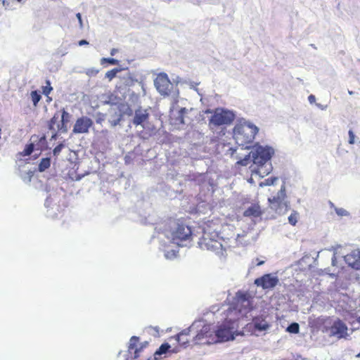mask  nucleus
I'll list each match as a JSON object with an SVG mask.
<instances>
[{
  "label": "nucleus",
  "instance_id": "obj_10",
  "mask_svg": "<svg viewBox=\"0 0 360 360\" xmlns=\"http://www.w3.org/2000/svg\"><path fill=\"white\" fill-rule=\"evenodd\" d=\"M93 125V121L86 116L79 117L73 127L72 131L75 134H86Z\"/></svg>",
  "mask_w": 360,
  "mask_h": 360
},
{
  "label": "nucleus",
  "instance_id": "obj_20",
  "mask_svg": "<svg viewBox=\"0 0 360 360\" xmlns=\"http://www.w3.org/2000/svg\"><path fill=\"white\" fill-rule=\"evenodd\" d=\"M51 165V160L49 158H42L39 164L38 169L39 172H44Z\"/></svg>",
  "mask_w": 360,
  "mask_h": 360
},
{
  "label": "nucleus",
  "instance_id": "obj_19",
  "mask_svg": "<svg viewBox=\"0 0 360 360\" xmlns=\"http://www.w3.org/2000/svg\"><path fill=\"white\" fill-rule=\"evenodd\" d=\"M139 341V338L136 336H132L130 339L129 349L133 350L134 349V356L138 357V353L139 350L136 348V345L138 344Z\"/></svg>",
  "mask_w": 360,
  "mask_h": 360
},
{
  "label": "nucleus",
  "instance_id": "obj_3",
  "mask_svg": "<svg viewBox=\"0 0 360 360\" xmlns=\"http://www.w3.org/2000/svg\"><path fill=\"white\" fill-rule=\"evenodd\" d=\"M258 132V128L248 122L238 124L233 129V137L238 145L249 148Z\"/></svg>",
  "mask_w": 360,
  "mask_h": 360
},
{
  "label": "nucleus",
  "instance_id": "obj_2",
  "mask_svg": "<svg viewBox=\"0 0 360 360\" xmlns=\"http://www.w3.org/2000/svg\"><path fill=\"white\" fill-rule=\"evenodd\" d=\"M222 238L218 231L207 226L203 231L202 237L198 241L199 248L203 250H209L215 253H222Z\"/></svg>",
  "mask_w": 360,
  "mask_h": 360
},
{
  "label": "nucleus",
  "instance_id": "obj_43",
  "mask_svg": "<svg viewBox=\"0 0 360 360\" xmlns=\"http://www.w3.org/2000/svg\"><path fill=\"white\" fill-rule=\"evenodd\" d=\"M359 356H360V353L356 355V357H359Z\"/></svg>",
  "mask_w": 360,
  "mask_h": 360
},
{
  "label": "nucleus",
  "instance_id": "obj_12",
  "mask_svg": "<svg viewBox=\"0 0 360 360\" xmlns=\"http://www.w3.org/2000/svg\"><path fill=\"white\" fill-rule=\"evenodd\" d=\"M345 262L354 269H360V250H354L345 256Z\"/></svg>",
  "mask_w": 360,
  "mask_h": 360
},
{
  "label": "nucleus",
  "instance_id": "obj_21",
  "mask_svg": "<svg viewBox=\"0 0 360 360\" xmlns=\"http://www.w3.org/2000/svg\"><path fill=\"white\" fill-rule=\"evenodd\" d=\"M209 333V326H204L200 331L196 335L195 340H200L204 338H209L210 335Z\"/></svg>",
  "mask_w": 360,
  "mask_h": 360
},
{
  "label": "nucleus",
  "instance_id": "obj_27",
  "mask_svg": "<svg viewBox=\"0 0 360 360\" xmlns=\"http://www.w3.org/2000/svg\"><path fill=\"white\" fill-rule=\"evenodd\" d=\"M297 217L298 213L296 211H293L288 217L289 223L292 226H295L297 222Z\"/></svg>",
  "mask_w": 360,
  "mask_h": 360
},
{
  "label": "nucleus",
  "instance_id": "obj_22",
  "mask_svg": "<svg viewBox=\"0 0 360 360\" xmlns=\"http://www.w3.org/2000/svg\"><path fill=\"white\" fill-rule=\"evenodd\" d=\"M30 97H31L33 105L34 107H37L38 105V103L39 102V101L41 98V96L40 93L37 90L32 91L30 93Z\"/></svg>",
  "mask_w": 360,
  "mask_h": 360
},
{
  "label": "nucleus",
  "instance_id": "obj_37",
  "mask_svg": "<svg viewBox=\"0 0 360 360\" xmlns=\"http://www.w3.org/2000/svg\"><path fill=\"white\" fill-rule=\"evenodd\" d=\"M78 44L79 46L87 45V44H89V42L85 39H82V40L79 41Z\"/></svg>",
  "mask_w": 360,
  "mask_h": 360
},
{
  "label": "nucleus",
  "instance_id": "obj_6",
  "mask_svg": "<svg viewBox=\"0 0 360 360\" xmlns=\"http://www.w3.org/2000/svg\"><path fill=\"white\" fill-rule=\"evenodd\" d=\"M286 198L287 195L285 185L283 184L281 186V189L278 192L277 195L268 199L271 209L275 210L276 212H278L283 207H285L286 210L288 207V203L286 201Z\"/></svg>",
  "mask_w": 360,
  "mask_h": 360
},
{
  "label": "nucleus",
  "instance_id": "obj_33",
  "mask_svg": "<svg viewBox=\"0 0 360 360\" xmlns=\"http://www.w3.org/2000/svg\"><path fill=\"white\" fill-rule=\"evenodd\" d=\"M349 144H354V140H355V135L352 130H349Z\"/></svg>",
  "mask_w": 360,
  "mask_h": 360
},
{
  "label": "nucleus",
  "instance_id": "obj_7",
  "mask_svg": "<svg viewBox=\"0 0 360 360\" xmlns=\"http://www.w3.org/2000/svg\"><path fill=\"white\" fill-rule=\"evenodd\" d=\"M273 153L271 148L259 146L252 151V157L255 164L263 165L271 159Z\"/></svg>",
  "mask_w": 360,
  "mask_h": 360
},
{
  "label": "nucleus",
  "instance_id": "obj_23",
  "mask_svg": "<svg viewBox=\"0 0 360 360\" xmlns=\"http://www.w3.org/2000/svg\"><path fill=\"white\" fill-rule=\"evenodd\" d=\"M46 136L43 135L39 138L38 143L36 144V148L40 150H44L46 148Z\"/></svg>",
  "mask_w": 360,
  "mask_h": 360
},
{
  "label": "nucleus",
  "instance_id": "obj_5",
  "mask_svg": "<svg viewBox=\"0 0 360 360\" xmlns=\"http://www.w3.org/2000/svg\"><path fill=\"white\" fill-rule=\"evenodd\" d=\"M205 113L212 114L208 122V126L212 130H214L220 126L231 124L235 117L233 112L223 108H216L214 110H207Z\"/></svg>",
  "mask_w": 360,
  "mask_h": 360
},
{
  "label": "nucleus",
  "instance_id": "obj_44",
  "mask_svg": "<svg viewBox=\"0 0 360 360\" xmlns=\"http://www.w3.org/2000/svg\"><path fill=\"white\" fill-rule=\"evenodd\" d=\"M18 2H20L22 0H17Z\"/></svg>",
  "mask_w": 360,
  "mask_h": 360
},
{
  "label": "nucleus",
  "instance_id": "obj_41",
  "mask_svg": "<svg viewBox=\"0 0 360 360\" xmlns=\"http://www.w3.org/2000/svg\"><path fill=\"white\" fill-rule=\"evenodd\" d=\"M51 100H52V98L48 96H47V101L50 102Z\"/></svg>",
  "mask_w": 360,
  "mask_h": 360
},
{
  "label": "nucleus",
  "instance_id": "obj_42",
  "mask_svg": "<svg viewBox=\"0 0 360 360\" xmlns=\"http://www.w3.org/2000/svg\"><path fill=\"white\" fill-rule=\"evenodd\" d=\"M116 124H117V122H114V123L112 124V125H113V126H115Z\"/></svg>",
  "mask_w": 360,
  "mask_h": 360
},
{
  "label": "nucleus",
  "instance_id": "obj_24",
  "mask_svg": "<svg viewBox=\"0 0 360 360\" xmlns=\"http://www.w3.org/2000/svg\"><path fill=\"white\" fill-rule=\"evenodd\" d=\"M170 347H171L168 343H163L160 345L159 349L155 352V354L162 355V354H166L169 351Z\"/></svg>",
  "mask_w": 360,
  "mask_h": 360
},
{
  "label": "nucleus",
  "instance_id": "obj_28",
  "mask_svg": "<svg viewBox=\"0 0 360 360\" xmlns=\"http://www.w3.org/2000/svg\"><path fill=\"white\" fill-rule=\"evenodd\" d=\"M46 86L42 87V93L45 96H48L50 94V93L52 91L53 88L51 86V82L49 80H46Z\"/></svg>",
  "mask_w": 360,
  "mask_h": 360
},
{
  "label": "nucleus",
  "instance_id": "obj_40",
  "mask_svg": "<svg viewBox=\"0 0 360 360\" xmlns=\"http://www.w3.org/2000/svg\"><path fill=\"white\" fill-rule=\"evenodd\" d=\"M117 51V50L116 49H112L110 51V54L111 56H113L115 54V53Z\"/></svg>",
  "mask_w": 360,
  "mask_h": 360
},
{
  "label": "nucleus",
  "instance_id": "obj_14",
  "mask_svg": "<svg viewBox=\"0 0 360 360\" xmlns=\"http://www.w3.org/2000/svg\"><path fill=\"white\" fill-rule=\"evenodd\" d=\"M252 323L254 325L255 329L259 331L266 330L270 327V325L262 316L255 317L252 319Z\"/></svg>",
  "mask_w": 360,
  "mask_h": 360
},
{
  "label": "nucleus",
  "instance_id": "obj_13",
  "mask_svg": "<svg viewBox=\"0 0 360 360\" xmlns=\"http://www.w3.org/2000/svg\"><path fill=\"white\" fill-rule=\"evenodd\" d=\"M60 112L59 119L60 118V122L57 124L56 129L57 131L65 133L68 131V123L70 120L71 115L64 108L61 109Z\"/></svg>",
  "mask_w": 360,
  "mask_h": 360
},
{
  "label": "nucleus",
  "instance_id": "obj_16",
  "mask_svg": "<svg viewBox=\"0 0 360 360\" xmlns=\"http://www.w3.org/2000/svg\"><path fill=\"white\" fill-rule=\"evenodd\" d=\"M149 117V114L146 110L143 112L141 110H137L135 111V115L133 119V124L135 125H140L143 122H146Z\"/></svg>",
  "mask_w": 360,
  "mask_h": 360
},
{
  "label": "nucleus",
  "instance_id": "obj_32",
  "mask_svg": "<svg viewBox=\"0 0 360 360\" xmlns=\"http://www.w3.org/2000/svg\"><path fill=\"white\" fill-rule=\"evenodd\" d=\"M64 147V145L63 143H59L58 146H56L53 150V153L55 156H57L60 154L61 150Z\"/></svg>",
  "mask_w": 360,
  "mask_h": 360
},
{
  "label": "nucleus",
  "instance_id": "obj_38",
  "mask_svg": "<svg viewBox=\"0 0 360 360\" xmlns=\"http://www.w3.org/2000/svg\"><path fill=\"white\" fill-rule=\"evenodd\" d=\"M308 98L310 103H312L315 101V96L314 95H310Z\"/></svg>",
  "mask_w": 360,
  "mask_h": 360
},
{
  "label": "nucleus",
  "instance_id": "obj_36",
  "mask_svg": "<svg viewBox=\"0 0 360 360\" xmlns=\"http://www.w3.org/2000/svg\"><path fill=\"white\" fill-rule=\"evenodd\" d=\"M255 261H256L257 266H261V265L264 264L265 262L264 260H259V258H256Z\"/></svg>",
  "mask_w": 360,
  "mask_h": 360
},
{
  "label": "nucleus",
  "instance_id": "obj_15",
  "mask_svg": "<svg viewBox=\"0 0 360 360\" xmlns=\"http://www.w3.org/2000/svg\"><path fill=\"white\" fill-rule=\"evenodd\" d=\"M262 214V211L261 210L259 204H253L249 207H248L243 212V215L245 217H259Z\"/></svg>",
  "mask_w": 360,
  "mask_h": 360
},
{
  "label": "nucleus",
  "instance_id": "obj_29",
  "mask_svg": "<svg viewBox=\"0 0 360 360\" xmlns=\"http://www.w3.org/2000/svg\"><path fill=\"white\" fill-rule=\"evenodd\" d=\"M34 149V143H30L26 146L25 148L23 150V155H30L32 154Z\"/></svg>",
  "mask_w": 360,
  "mask_h": 360
},
{
  "label": "nucleus",
  "instance_id": "obj_11",
  "mask_svg": "<svg viewBox=\"0 0 360 360\" xmlns=\"http://www.w3.org/2000/svg\"><path fill=\"white\" fill-rule=\"evenodd\" d=\"M214 333L216 339L212 340L214 342H226L233 339L231 328L224 324L219 326Z\"/></svg>",
  "mask_w": 360,
  "mask_h": 360
},
{
  "label": "nucleus",
  "instance_id": "obj_31",
  "mask_svg": "<svg viewBox=\"0 0 360 360\" xmlns=\"http://www.w3.org/2000/svg\"><path fill=\"white\" fill-rule=\"evenodd\" d=\"M104 63H108L111 65H117L118 60L112 58H103L101 59V64H103Z\"/></svg>",
  "mask_w": 360,
  "mask_h": 360
},
{
  "label": "nucleus",
  "instance_id": "obj_39",
  "mask_svg": "<svg viewBox=\"0 0 360 360\" xmlns=\"http://www.w3.org/2000/svg\"><path fill=\"white\" fill-rule=\"evenodd\" d=\"M77 18L79 20V22L82 24V16H81V14L79 13H78L77 14Z\"/></svg>",
  "mask_w": 360,
  "mask_h": 360
},
{
  "label": "nucleus",
  "instance_id": "obj_25",
  "mask_svg": "<svg viewBox=\"0 0 360 360\" xmlns=\"http://www.w3.org/2000/svg\"><path fill=\"white\" fill-rule=\"evenodd\" d=\"M120 71L118 68H114L111 70L108 71L105 73V77L109 80L111 81L113 78L116 77V75L117 72Z\"/></svg>",
  "mask_w": 360,
  "mask_h": 360
},
{
  "label": "nucleus",
  "instance_id": "obj_35",
  "mask_svg": "<svg viewBox=\"0 0 360 360\" xmlns=\"http://www.w3.org/2000/svg\"><path fill=\"white\" fill-rule=\"evenodd\" d=\"M186 112V109L185 108H181L179 111V118H180V123L181 124H184V113Z\"/></svg>",
  "mask_w": 360,
  "mask_h": 360
},
{
  "label": "nucleus",
  "instance_id": "obj_8",
  "mask_svg": "<svg viewBox=\"0 0 360 360\" xmlns=\"http://www.w3.org/2000/svg\"><path fill=\"white\" fill-rule=\"evenodd\" d=\"M279 283L277 276L272 274H266L256 278L254 281L255 285L261 287L263 290L272 289L275 288Z\"/></svg>",
  "mask_w": 360,
  "mask_h": 360
},
{
  "label": "nucleus",
  "instance_id": "obj_17",
  "mask_svg": "<svg viewBox=\"0 0 360 360\" xmlns=\"http://www.w3.org/2000/svg\"><path fill=\"white\" fill-rule=\"evenodd\" d=\"M188 335H189V330H184L181 331V333H178L175 336V339L178 342L179 345H181L184 347H186L190 342L189 339L188 338Z\"/></svg>",
  "mask_w": 360,
  "mask_h": 360
},
{
  "label": "nucleus",
  "instance_id": "obj_4",
  "mask_svg": "<svg viewBox=\"0 0 360 360\" xmlns=\"http://www.w3.org/2000/svg\"><path fill=\"white\" fill-rule=\"evenodd\" d=\"M169 232L172 241L179 245L193 238L191 228L180 219L173 222Z\"/></svg>",
  "mask_w": 360,
  "mask_h": 360
},
{
  "label": "nucleus",
  "instance_id": "obj_30",
  "mask_svg": "<svg viewBox=\"0 0 360 360\" xmlns=\"http://www.w3.org/2000/svg\"><path fill=\"white\" fill-rule=\"evenodd\" d=\"M278 180L277 177L271 176L269 178L266 179L264 182L261 184V185L264 186H271L274 184V183Z\"/></svg>",
  "mask_w": 360,
  "mask_h": 360
},
{
  "label": "nucleus",
  "instance_id": "obj_1",
  "mask_svg": "<svg viewBox=\"0 0 360 360\" xmlns=\"http://www.w3.org/2000/svg\"><path fill=\"white\" fill-rule=\"evenodd\" d=\"M316 323L319 325V329L322 333H329L330 337L345 339L349 335L347 326L340 319L333 321L330 317L318 318Z\"/></svg>",
  "mask_w": 360,
  "mask_h": 360
},
{
  "label": "nucleus",
  "instance_id": "obj_18",
  "mask_svg": "<svg viewBox=\"0 0 360 360\" xmlns=\"http://www.w3.org/2000/svg\"><path fill=\"white\" fill-rule=\"evenodd\" d=\"M59 120V112H56L53 116L52 117V118L49 120V124H48V127H49V129L51 131H53V133L51 136V140H56L58 137V134H57V129L56 127H54L55 124Z\"/></svg>",
  "mask_w": 360,
  "mask_h": 360
},
{
  "label": "nucleus",
  "instance_id": "obj_26",
  "mask_svg": "<svg viewBox=\"0 0 360 360\" xmlns=\"http://www.w3.org/2000/svg\"><path fill=\"white\" fill-rule=\"evenodd\" d=\"M300 330V326L297 323H291L288 328L287 331L290 333H298Z\"/></svg>",
  "mask_w": 360,
  "mask_h": 360
},
{
  "label": "nucleus",
  "instance_id": "obj_9",
  "mask_svg": "<svg viewBox=\"0 0 360 360\" xmlns=\"http://www.w3.org/2000/svg\"><path fill=\"white\" fill-rule=\"evenodd\" d=\"M154 84L159 93L165 96L169 94L172 87V84L165 73L159 74L154 81Z\"/></svg>",
  "mask_w": 360,
  "mask_h": 360
},
{
  "label": "nucleus",
  "instance_id": "obj_34",
  "mask_svg": "<svg viewBox=\"0 0 360 360\" xmlns=\"http://www.w3.org/2000/svg\"><path fill=\"white\" fill-rule=\"evenodd\" d=\"M105 120V115L101 112L98 113L96 120V123L101 124Z\"/></svg>",
  "mask_w": 360,
  "mask_h": 360
}]
</instances>
